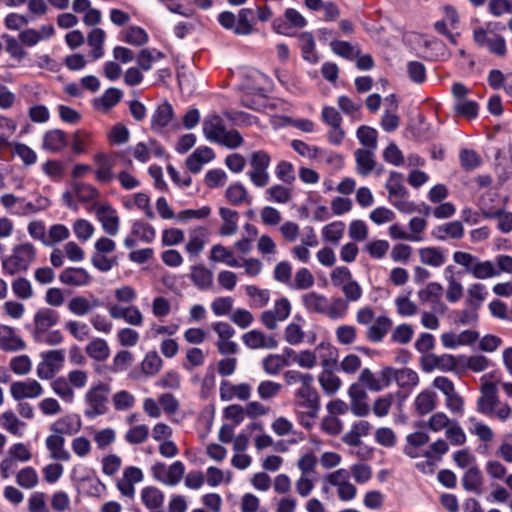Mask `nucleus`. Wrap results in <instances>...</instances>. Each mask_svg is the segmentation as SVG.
I'll return each instance as SVG.
<instances>
[{
  "label": "nucleus",
  "instance_id": "f257e3e1",
  "mask_svg": "<svg viewBox=\"0 0 512 512\" xmlns=\"http://www.w3.org/2000/svg\"><path fill=\"white\" fill-rule=\"evenodd\" d=\"M480 393L477 400L478 412L501 422H505L511 417L512 408L508 403L499 399L497 387L493 382H484L481 385Z\"/></svg>",
  "mask_w": 512,
  "mask_h": 512
},
{
  "label": "nucleus",
  "instance_id": "f03ea898",
  "mask_svg": "<svg viewBox=\"0 0 512 512\" xmlns=\"http://www.w3.org/2000/svg\"><path fill=\"white\" fill-rule=\"evenodd\" d=\"M36 257L35 247L31 243L16 245L11 255L3 258L2 269L5 274L16 275L26 272Z\"/></svg>",
  "mask_w": 512,
  "mask_h": 512
},
{
  "label": "nucleus",
  "instance_id": "7ed1b4c3",
  "mask_svg": "<svg viewBox=\"0 0 512 512\" xmlns=\"http://www.w3.org/2000/svg\"><path fill=\"white\" fill-rule=\"evenodd\" d=\"M110 393L111 387L107 383L99 382L91 386L84 396L85 416L93 419L107 413Z\"/></svg>",
  "mask_w": 512,
  "mask_h": 512
},
{
  "label": "nucleus",
  "instance_id": "20e7f679",
  "mask_svg": "<svg viewBox=\"0 0 512 512\" xmlns=\"http://www.w3.org/2000/svg\"><path fill=\"white\" fill-rule=\"evenodd\" d=\"M218 21L221 26L227 30H232L235 35L247 36L254 30V12L250 8H243L235 16L230 11H225L219 14Z\"/></svg>",
  "mask_w": 512,
  "mask_h": 512
},
{
  "label": "nucleus",
  "instance_id": "39448f33",
  "mask_svg": "<svg viewBox=\"0 0 512 512\" xmlns=\"http://www.w3.org/2000/svg\"><path fill=\"white\" fill-rule=\"evenodd\" d=\"M295 404L307 416L314 418L320 409V396L313 387V383L301 385L295 392Z\"/></svg>",
  "mask_w": 512,
  "mask_h": 512
},
{
  "label": "nucleus",
  "instance_id": "423d86ee",
  "mask_svg": "<svg viewBox=\"0 0 512 512\" xmlns=\"http://www.w3.org/2000/svg\"><path fill=\"white\" fill-rule=\"evenodd\" d=\"M42 361L37 366V376L42 380L52 379L58 373L65 361L62 349L50 350L41 354Z\"/></svg>",
  "mask_w": 512,
  "mask_h": 512
},
{
  "label": "nucleus",
  "instance_id": "0eeeda50",
  "mask_svg": "<svg viewBox=\"0 0 512 512\" xmlns=\"http://www.w3.org/2000/svg\"><path fill=\"white\" fill-rule=\"evenodd\" d=\"M270 165V157L264 151L252 153L250 158L251 170L248 172L251 182L257 187H265L269 182L267 169Z\"/></svg>",
  "mask_w": 512,
  "mask_h": 512
},
{
  "label": "nucleus",
  "instance_id": "6e6552de",
  "mask_svg": "<svg viewBox=\"0 0 512 512\" xmlns=\"http://www.w3.org/2000/svg\"><path fill=\"white\" fill-rule=\"evenodd\" d=\"M291 313L290 301L283 297L275 302L272 310H266L261 313L260 320L268 330H275L278 327V321L286 320Z\"/></svg>",
  "mask_w": 512,
  "mask_h": 512
},
{
  "label": "nucleus",
  "instance_id": "1a4fd4ad",
  "mask_svg": "<svg viewBox=\"0 0 512 512\" xmlns=\"http://www.w3.org/2000/svg\"><path fill=\"white\" fill-rule=\"evenodd\" d=\"M329 484L337 488V495L341 501H351L356 497L357 488L348 481V472L338 469L327 476Z\"/></svg>",
  "mask_w": 512,
  "mask_h": 512
},
{
  "label": "nucleus",
  "instance_id": "9d476101",
  "mask_svg": "<svg viewBox=\"0 0 512 512\" xmlns=\"http://www.w3.org/2000/svg\"><path fill=\"white\" fill-rule=\"evenodd\" d=\"M473 39L480 47H486L490 53L503 57L506 55V41L500 35L489 36L483 28H477L473 32Z\"/></svg>",
  "mask_w": 512,
  "mask_h": 512
},
{
  "label": "nucleus",
  "instance_id": "9b49d317",
  "mask_svg": "<svg viewBox=\"0 0 512 512\" xmlns=\"http://www.w3.org/2000/svg\"><path fill=\"white\" fill-rule=\"evenodd\" d=\"M59 321V314L51 308L37 310L33 319V339H39L44 332H47Z\"/></svg>",
  "mask_w": 512,
  "mask_h": 512
},
{
  "label": "nucleus",
  "instance_id": "f8f14e48",
  "mask_svg": "<svg viewBox=\"0 0 512 512\" xmlns=\"http://www.w3.org/2000/svg\"><path fill=\"white\" fill-rule=\"evenodd\" d=\"M142 480L143 472L141 469L129 466L124 469L122 477L117 481V488L123 496L132 499L135 495L134 485Z\"/></svg>",
  "mask_w": 512,
  "mask_h": 512
},
{
  "label": "nucleus",
  "instance_id": "ddd939ff",
  "mask_svg": "<svg viewBox=\"0 0 512 512\" xmlns=\"http://www.w3.org/2000/svg\"><path fill=\"white\" fill-rule=\"evenodd\" d=\"M107 309L113 319H123L132 326H141L143 324V315L137 306L123 307L117 304H109Z\"/></svg>",
  "mask_w": 512,
  "mask_h": 512
},
{
  "label": "nucleus",
  "instance_id": "4468645a",
  "mask_svg": "<svg viewBox=\"0 0 512 512\" xmlns=\"http://www.w3.org/2000/svg\"><path fill=\"white\" fill-rule=\"evenodd\" d=\"M243 343L252 350L275 349L278 341L273 335H266L260 330H250L242 335Z\"/></svg>",
  "mask_w": 512,
  "mask_h": 512
},
{
  "label": "nucleus",
  "instance_id": "2eb2a0df",
  "mask_svg": "<svg viewBox=\"0 0 512 512\" xmlns=\"http://www.w3.org/2000/svg\"><path fill=\"white\" fill-rule=\"evenodd\" d=\"M10 392L15 400H22L25 398H37L41 396L43 388L38 381L28 379L26 381H17L12 383L10 386Z\"/></svg>",
  "mask_w": 512,
  "mask_h": 512
},
{
  "label": "nucleus",
  "instance_id": "dca6fc26",
  "mask_svg": "<svg viewBox=\"0 0 512 512\" xmlns=\"http://www.w3.org/2000/svg\"><path fill=\"white\" fill-rule=\"evenodd\" d=\"M25 348V341L16 333L14 328L0 324V349L6 352H17Z\"/></svg>",
  "mask_w": 512,
  "mask_h": 512
},
{
  "label": "nucleus",
  "instance_id": "f3484780",
  "mask_svg": "<svg viewBox=\"0 0 512 512\" xmlns=\"http://www.w3.org/2000/svg\"><path fill=\"white\" fill-rule=\"evenodd\" d=\"M219 393L223 401H231L234 398L245 401L251 396V386L247 383L232 384L229 381H222Z\"/></svg>",
  "mask_w": 512,
  "mask_h": 512
},
{
  "label": "nucleus",
  "instance_id": "a211bd4d",
  "mask_svg": "<svg viewBox=\"0 0 512 512\" xmlns=\"http://www.w3.org/2000/svg\"><path fill=\"white\" fill-rule=\"evenodd\" d=\"M96 217L102 225L103 230L115 236L119 231V217L116 211L109 205H100L96 208Z\"/></svg>",
  "mask_w": 512,
  "mask_h": 512
},
{
  "label": "nucleus",
  "instance_id": "6ab92c4d",
  "mask_svg": "<svg viewBox=\"0 0 512 512\" xmlns=\"http://www.w3.org/2000/svg\"><path fill=\"white\" fill-rule=\"evenodd\" d=\"M59 280L68 286H86L91 282V276L84 268L69 267L60 273Z\"/></svg>",
  "mask_w": 512,
  "mask_h": 512
},
{
  "label": "nucleus",
  "instance_id": "aec40b11",
  "mask_svg": "<svg viewBox=\"0 0 512 512\" xmlns=\"http://www.w3.org/2000/svg\"><path fill=\"white\" fill-rule=\"evenodd\" d=\"M392 320L387 316L377 317L366 331V338L374 343L381 342L391 330Z\"/></svg>",
  "mask_w": 512,
  "mask_h": 512
},
{
  "label": "nucleus",
  "instance_id": "412c9836",
  "mask_svg": "<svg viewBox=\"0 0 512 512\" xmlns=\"http://www.w3.org/2000/svg\"><path fill=\"white\" fill-rule=\"evenodd\" d=\"M94 162L97 166L96 179L101 183L110 182L114 176V159L104 153H98L94 156Z\"/></svg>",
  "mask_w": 512,
  "mask_h": 512
},
{
  "label": "nucleus",
  "instance_id": "4be33fe9",
  "mask_svg": "<svg viewBox=\"0 0 512 512\" xmlns=\"http://www.w3.org/2000/svg\"><path fill=\"white\" fill-rule=\"evenodd\" d=\"M464 235V227L460 221H451L435 227L432 236L438 240L460 239Z\"/></svg>",
  "mask_w": 512,
  "mask_h": 512
},
{
  "label": "nucleus",
  "instance_id": "5701e85b",
  "mask_svg": "<svg viewBox=\"0 0 512 512\" xmlns=\"http://www.w3.org/2000/svg\"><path fill=\"white\" fill-rule=\"evenodd\" d=\"M481 213L486 219H497V227L502 233H509L512 231V212L505 211L502 208H482Z\"/></svg>",
  "mask_w": 512,
  "mask_h": 512
},
{
  "label": "nucleus",
  "instance_id": "b1692460",
  "mask_svg": "<svg viewBox=\"0 0 512 512\" xmlns=\"http://www.w3.org/2000/svg\"><path fill=\"white\" fill-rule=\"evenodd\" d=\"M214 158V152L209 147L197 148L186 160L187 168L192 173L201 171L203 164L208 163Z\"/></svg>",
  "mask_w": 512,
  "mask_h": 512
},
{
  "label": "nucleus",
  "instance_id": "393cba45",
  "mask_svg": "<svg viewBox=\"0 0 512 512\" xmlns=\"http://www.w3.org/2000/svg\"><path fill=\"white\" fill-rule=\"evenodd\" d=\"M305 309L310 313L325 314L328 310V299L315 291L305 293L301 296Z\"/></svg>",
  "mask_w": 512,
  "mask_h": 512
},
{
  "label": "nucleus",
  "instance_id": "a878e982",
  "mask_svg": "<svg viewBox=\"0 0 512 512\" xmlns=\"http://www.w3.org/2000/svg\"><path fill=\"white\" fill-rule=\"evenodd\" d=\"M385 187L388 190V199L390 202L396 198H408L409 192L403 185V174L399 172L392 171L390 173Z\"/></svg>",
  "mask_w": 512,
  "mask_h": 512
},
{
  "label": "nucleus",
  "instance_id": "bb28decb",
  "mask_svg": "<svg viewBox=\"0 0 512 512\" xmlns=\"http://www.w3.org/2000/svg\"><path fill=\"white\" fill-rule=\"evenodd\" d=\"M67 145V136L60 129L47 131L43 137L42 148L50 152H59Z\"/></svg>",
  "mask_w": 512,
  "mask_h": 512
},
{
  "label": "nucleus",
  "instance_id": "cd10ccee",
  "mask_svg": "<svg viewBox=\"0 0 512 512\" xmlns=\"http://www.w3.org/2000/svg\"><path fill=\"white\" fill-rule=\"evenodd\" d=\"M225 131L223 120L218 115H210L203 121V132L206 138L213 142H218Z\"/></svg>",
  "mask_w": 512,
  "mask_h": 512
},
{
  "label": "nucleus",
  "instance_id": "c85d7f7f",
  "mask_svg": "<svg viewBox=\"0 0 512 512\" xmlns=\"http://www.w3.org/2000/svg\"><path fill=\"white\" fill-rule=\"evenodd\" d=\"M65 439L62 435L53 434L47 437L46 447L50 451V457L54 460L68 461L69 452L64 448Z\"/></svg>",
  "mask_w": 512,
  "mask_h": 512
},
{
  "label": "nucleus",
  "instance_id": "c756f323",
  "mask_svg": "<svg viewBox=\"0 0 512 512\" xmlns=\"http://www.w3.org/2000/svg\"><path fill=\"white\" fill-rule=\"evenodd\" d=\"M422 264L430 267H441L446 260L443 250L439 247H424L418 250Z\"/></svg>",
  "mask_w": 512,
  "mask_h": 512
},
{
  "label": "nucleus",
  "instance_id": "7c9ffc66",
  "mask_svg": "<svg viewBox=\"0 0 512 512\" xmlns=\"http://www.w3.org/2000/svg\"><path fill=\"white\" fill-rule=\"evenodd\" d=\"M437 403V395L432 390L426 389L420 392L414 400V408L419 415L432 412Z\"/></svg>",
  "mask_w": 512,
  "mask_h": 512
},
{
  "label": "nucleus",
  "instance_id": "2f4dec72",
  "mask_svg": "<svg viewBox=\"0 0 512 512\" xmlns=\"http://www.w3.org/2000/svg\"><path fill=\"white\" fill-rule=\"evenodd\" d=\"M86 354L97 362H103L110 356L108 343L102 338H94L85 347Z\"/></svg>",
  "mask_w": 512,
  "mask_h": 512
},
{
  "label": "nucleus",
  "instance_id": "473e14b6",
  "mask_svg": "<svg viewBox=\"0 0 512 512\" xmlns=\"http://www.w3.org/2000/svg\"><path fill=\"white\" fill-rule=\"evenodd\" d=\"M173 118V108L170 103L160 104L152 116L151 127L155 131H161Z\"/></svg>",
  "mask_w": 512,
  "mask_h": 512
},
{
  "label": "nucleus",
  "instance_id": "72a5a7b5",
  "mask_svg": "<svg viewBox=\"0 0 512 512\" xmlns=\"http://www.w3.org/2000/svg\"><path fill=\"white\" fill-rule=\"evenodd\" d=\"M219 214L223 220V224L219 230L220 235L231 236L236 234L238 230V213L229 208L221 207L219 209Z\"/></svg>",
  "mask_w": 512,
  "mask_h": 512
},
{
  "label": "nucleus",
  "instance_id": "f704fd0d",
  "mask_svg": "<svg viewBox=\"0 0 512 512\" xmlns=\"http://www.w3.org/2000/svg\"><path fill=\"white\" fill-rule=\"evenodd\" d=\"M190 278L200 290H208L213 286V273L203 265L192 267Z\"/></svg>",
  "mask_w": 512,
  "mask_h": 512
},
{
  "label": "nucleus",
  "instance_id": "c9c22d12",
  "mask_svg": "<svg viewBox=\"0 0 512 512\" xmlns=\"http://www.w3.org/2000/svg\"><path fill=\"white\" fill-rule=\"evenodd\" d=\"M354 156L357 164L356 170L360 175L367 176L374 170L376 161L374 160V154L372 151L357 149Z\"/></svg>",
  "mask_w": 512,
  "mask_h": 512
},
{
  "label": "nucleus",
  "instance_id": "e433bc0d",
  "mask_svg": "<svg viewBox=\"0 0 512 512\" xmlns=\"http://www.w3.org/2000/svg\"><path fill=\"white\" fill-rule=\"evenodd\" d=\"M462 483L465 490L480 494L483 484V476L480 469L477 466L469 467L463 476Z\"/></svg>",
  "mask_w": 512,
  "mask_h": 512
},
{
  "label": "nucleus",
  "instance_id": "4c0bfd02",
  "mask_svg": "<svg viewBox=\"0 0 512 512\" xmlns=\"http://www.w3.org/2000/svg\"><path fill=\"white\" fill-rule=\"evenodd\" d=\"M318 381L322 390L328 396L334 395L342 384L341 379L329 369H324L320 373Z\"/></svg>",
  "mask_w": 512,
  "mask_h": 512
},
{
  "label": "nucleus",
  "instance_id": "58836bf2",
  "mask_svg": "<svg viewBox=\"0 0 512 512\" xmlns=\"http://www.w3.org/2000/svg\"><path fill=\"white\" fill-rule=\"evenodd\" d=\"M122 96L123 93L120 89L111 87L100 98L94 99V106L97 109L107 111L119 103Z\"/></svg>",
  "mask_w": 512,
  "mask_h": 512
},
{
  "label": "nucleus",
  "instance_id": "ea45409f",
  "mask_svg": "<svg viewBox=\"0 0 512 512\" xmlns=\"http://www.w3.org/2000/svg\"><path fill=\"white\" fill-rule=\"evenodd\" d=\"M99 306V300L93 299L91 302L83 296L72 298L68 303V309L75 315L83 316L92 309Z\"/></svg>",
  "mask_w": 512,
  "mask_h": 512
},
{
  "label": "nucleus",
  "instance_id": "a19ab883",
  "mask_svg": "<svg viewBox=\"0 0 512 512\" xmlns=\"http://www.w3.org/2000/svg\"><path fill=\"white\" fill-rule=\"evenodd\" d=\"M106 34L101 28H94L88 34V44L92 47L91 56L94 60L99 59L104 54L103 44Z\"/></svg>",
  "mask_w": 512,
  "mask_h": 512
},
{
  "label": "nucleus",
  "instance_id": "79ce46f5",
  "mask_svg": "<svg viewBox=\"0 0 512 512\" xmlns=\"http://www.w3.org/2000/svg\"><path fill=\"white\" fill-rule=\"evenodd\" d=\"M141 499L148 509H157L164 502V494L156 487H145L141 491Z\"/></svg>",
  "mask_w": 512,
  "mask_h": 512
},
{
  "label": "nucleus",
  "instance_id": "37998d69",
  "mask_svg": "<svg viewBox=\"0 0 512 512\" xmlns=\"http://www.w3.org/2000/svg\"><path fill=\"white\" fill-rule=\"evenodd\" d=\"M298 39L303 58L309 62H317L318 57L314 52L315 40L312 33L302 32L299 34Z\"/></svg>",
  "mask_w": 512,
  "mask_h": 512
},
{
  "label": "nucleus",
  "instance_id": "c03bdc74",
  "mask_svg": "<svg viewBox=\"0 0 512 512\" xmlns=\"http://www.w3.org/2000/svg\"><path fill=\"white\" fill-rule=\"evenodd\" d=\"M287 365L285 356L279 354H270L262 360V368L268 375H277Z\"/></svg>",
  "mask_w": 512,
  "mask_h": 512
},
{
  "label": "nucleus",
  "instance_id": "a18cd8bd",
  "mask_svg": "<svg viewBox=\"0 0 512 512\" xmlns=\"http://www.w3.org/2000/svg\"><path fill=\"white\" fill-rule=\"evenodd\" d=\"M210 259L215 262L226 263L230 267H239L240 263L233 257V253L221 244H216L211 249Z\"/></svg>",
  "mask_w": 512,
  "mask_h": 512
},
{
  "label": "nucleus",
  "instance_id": "49530a36",
  "mask_svg": "<svg viewBox=\"0 0 512 512\" xmlns=\"http://www.w3.org/2000/svg\"><path fill=\"white\" fill-rule=\"evenodd\" d=\"M395 382L402 389H412L418 385L419 376L410 368H401L397 369Z\"/></svg>",
  "mask_w": 512,
  "mask_h": 512
},
{
  "label": "nucleus",
  "instance_id": "de8ad7c7",
  "mask_svg": "<svg viewBox=\"0 0 512 512\" xmlns=\"http://www.w3.org/2000/svg\"><path fill=\"white\" fill-rule=\"evenodd\" d=\"M0 426L13 435H21V429L25 427V423L9 410L0 416Z\"/></svg>",
  "mask_w": 512,
  "mask_h": 512
},
{
  "label": "nucleus",
  "instance_id": "09e8293b",
  "mask_svg": "<svg viewBox=\"0 0 512 512\" xmlns=\"http://www.w3.org/2000/svg\"><path fill=\"white\" fill-rule=\"evenodd\" d=\"M330 48L335 54L348 60H353L359 55L358 46L342 40L331 41Z\"/></svg>",
  "mask_w": 512,
  "mask_h": 512
},
{
  "label": "nucleus",
  "instance_id": "8fccbe9b",
  "mask_svg": "<svg viewBox=\"0 0 512 512\" xmlns=\"http://www.w3.org/2000/svg\"><path fill=\"white\" fill-rule=\"evenodd\" d=\"M227 200L233 205L250 203L246 188L240 183L230 185L225 192Z\"/></svg>",
  "mask_w": 512,
  "mask_h": 512
},
{
  "label": "nucleus",
  "instance_id": "3c124183",
  "mask_svg": "<svg viewBox=\"0 0 512 512\" xmlns=\"http://www.w3.org/2000/svg\"><path fill=\"white\" fill-rule=\"evenodd\" d=\"M123 40L128 44L140 47L148 42L149 37L143 28L138 26H131L124 31Z\"/></svg>",
  "mask_w": 512,
  "mask_h": 512
},
{
  "label": "nucleus",
  "instance_id": "603ef678",
  "mask_svg": "<svg viewBox=\"0 0 512 512\" xmlns=\"http://www.w3.org/2000/svg\"><path fill=\"white\" fill-rule=\"evenodd\" d=\"M16 482L24 489H32L37 486L39 477L34 468L25 467L17 473Z\"/></svg>",
  "mask_w": 512,
  "mask_h": 512
},
{
  "label": "nucleus",
  "instance_id": "864d4df0",
  "mask_svg": "<svg viewBox=\"0 0 512 512\" xmlns=\"http://www.w3.org/2000/svg\"><path fill=\"white\" fill-rule=\"evenodd\" d=\"M164 54L156 49H142L136 58L139 69L148 71L155 60L163 58Z\"/></svg>",
  "mask_w": 512,
  "mask_h": 512
},
{
  "label": "nucleus",
  "instance_id": "5fc2aeb1",
  "mask_svg": "<svg viewBox=\"0 0 512 512\" xmlns=\"http://www.w3.org/2000/svg\"><path fill=\"white\" fill-rule=\"evenodd\" d=\"M53 391L66 402H72L74 399V391L67 378L58 377L51 383Z\"/></svg>",
  "mask_w": 512,
  "mask_h": 512
},
{
  "label": "nucleus",
  "instance_id": "6e6d98bb",
  "mask_svg": "<svg viewBox=\"0 0 512 512\" xmlns=\"http://www.w3.org/2000/svg\"><path fill=\"white\" fill-rule=\"evenodd\" d=\"M345 224L341 221L332 222L326 225L322 230L325 241L337 244L343 237Z\"/></svg>",
  "mask_w": 512,
  "mask_h": 512
},
{
  "label": "nucleus",
  "instance_id": "4d7b16f0",
  "mask_svg": "<svg viewBox=\"0 0 512 512\" xmlns=\"http://www.w3.org/2000/svg\"><path fill=\"white\" fill-rule=\"evenodd\" d=\"M470 274L476 279H487L499 275V271L491 261L480 262L477 260Z\"/></svg>",
  "mask_w": 512,
  "mask_h": 512
},
{
  "label": "nucleus",
  "instance_id": "13d9d810",
  "mask_svg": "<svg viewBox=\"0 0 512 512\" xmlns=\"http://www.w3.org/2000/svg\"><path fill=\"white\" fill-rule=\"evenodd\" d=\"M149 436V428L145 424L135 425L131 427L125 434V440L133 445L144 443Z\"/></svg>",
  "mask_w": 512,
  "mask_h": 512
},
{
  "label": "nucleus",
  "instance_id": "bf43d9fd",
  "mask_svg": "<svg viewBox=\"0 0 512 512\" xmlns=\"http://www.w3.org/2000/svg\"><path fill=\"white\" fill-rule=\"evenodd\" d=\"M15 296L22 300L30 299L34 295V291L30 281L24 277L16 278L11 284Z\"/></svg>",
  "mask_w": 512,
  "mask_h": 512
},
{
  "label": "nucleus",
  "instance_id": "052dcab7",
  "mask_svg": "<svg viewBox=\"0 0 512 512\" xmlns=\"http://www.w3.org/2000/svg\"><path fill=\"white\" fill-rule=\"evenodd\" d=\"M443 292V287L437 282H430L427 286L418 291L420 301L424 303L438 301Z\"/></svg>",
  "mask_w": 512,
  "mask_h": 512
},
{
  "label": "nucleus",
  "instance_id": "680f3d73",
  "mask_svg": "<svg viewBox=\"0 0 512 512\" xmlns=\"http://www.w3.org/2000/svg\"><path fill=\"white\" fill-rule=\"evenodd\" d=\"M72 188L75 196L83 202L92 201L99 195L97 189L90 184L74 182Z\"/></svg>",
  "mask_w": 512,
  "mask_h": 512
},
{
  "label": "nucleus",
  "instance_id": "e2e57ef3",
  "mask_svg": "<svg viewBox=\"0 0 512 512\" xmlns=\"http://www.w3.org/2000/svg\"><path fill=\"white\" fill-rule=\"evenodd\" d=\"M131 233L146 243L152 242L156 235L154 228L150 224L142 221H135L133 223Z\"/></svg>",
  "mask_w": 512,
  "mask_h": 512
},
{
  "label": "nucleus",
  "instance_id": "0e129e2a",
  "mask_svg": "<svg viewBox=\"0 0 512 512\" xmlns=\"http://www.w3.org/2000/svg\"><path fill=\"white\" fill-rule=\"evenodd\" d=\"M461 166L465 170H474L482 164L481 156L474 150L462 149L459 154Z\"/></svg>",
  "mask_w": 512,
  "mask_h": 512
},
{
  "label": "nucleus",
  "instance_id": "69168bd1",
  "mask_svg": "<svg viewBox=\"0 0 512 512\" xmlns=\"http://www.w3.org/2000/svg\"><path fill=\"white\" fill-rule=\"evenodd\" d=\"M162 364L163 361L157 352L152 351L146 354L142 361L141 368L144 374L155 375L160 371Z\"/></svg>",
  "mask_w": 512,
  "mask_h": 512
},
{
  "label": "nucleus",
  "instance_id": "338daca9",
  "mask_svg": "<svg viewBox=\"0 0 512 512\" xmlns=\"http://www.w3.org/2000/svg\"><path fill=\"white\" fill-rule=\"evenodd\" d=\"M305 332L299 323L292 322L284 330V339L290 345H298L303 342Z\"/></svg>",
  "mask_w": 512,
  "mask_h": 512
},
{
  "label": "nucleus",
  "instance_id": "774afa93",
  "mask_svg": "<svg viewBox=\"0 0 512 512\" xmlns=\"http://www.w3.org/2000/svg\"><path fill=\"white\" fill-rule=\"evenodd\" d=\"M282 390L280 383L265 380L259 383L257 393L262 400H270L276 397Z\"/></svg>",
  "mask_w": 512,
  "mask_h": 512
}]
</instances>
